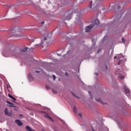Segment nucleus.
I'll use <instances>...</instances> for the list:
<instances>
[{
    "label": "nucleus",
    "instance_id": "28",
    "mask_svg": "<svg viewBox=\"0 0 131 131\" xmlns=\"http://www.w3.org/2000/svg\"><path fill=\"white\" fill-rule=\"evenodd\" d=\"M70 19H71V17H70V18H66V19H65V20H70Z\"/></svg>",
    "mask_w": 131,
    "mask_h": 131
},
{
    "label": "nucleus",
    "instance_id": "12",
    "mask_svg": "<svg viewBox=\"0 0 131 131\" xmlns=\"http://www.w3.org/2000/svg\"><path fill=\"white\" fill-rule=\"evenodd\" d=\"M27 50H28V48L27 47H25L24 49H21L20 51L23 52H25L27 51Z\"/></svg>",
    "mask_w": 131,
    "mask_h": 131
},
{
    "label": "nucleus",
    "instance_id": "15",
    "mask_svg": "<svg viewBox=\"0 0 131 131\" xmlns=\"http://www.w3.org/2000/svg\"><path fill=\"white\" fill-rule=\"evenodd\" d=\"M15 8V6H11L9 7V10H11L12 9H14Z\"/></svg>",
    "mask_w": 131,
    "mask_h": 131
},
{
    "label": "nucleus",
    "instance_id": "9",
    "mask_svg": "<svg viewBox=\"0 0 131 131\" xmlns=\"http://www.w3.org/2000/svg\"><path fill=\"white\" fill-rule=\"evenodd\" d=\"M43 116H44L45 117L50 119V120H53V119H52V118H51V117H50V115H49V114H47V113H45V114L43 115Z\"/></svg>",
    "mask_w": 131,
    "mask_h": 131
},
{
    "label": "nucleus",
    "instance_id": "36",
    "mask_svg": "<svg viewBox=\"0 0 131 131\" xmlns=\"http://www.w3.org/2000/svg\"><path fill=\"white\" fill-rule=\"evenodd\" d=\"M42 113H45V112H42Z\"/></svg>",
    "mask_w": 131,
    "mask_h": 131
},
{
    "label": "nucleus",
    "instance_id": "3",
    "mask_svg": "<svg viewBox=\"0 0 131 131\" xmlns=\"http://www.w3.org/2000/svg\"><path fill=\"white\" fill-rule=\"evenodd\" d=\"M20 29L19 27H15L11 30V32L13 34V36L15 37L19 36V32Z\"/></svg>",
    "mask_w": 131,
    "mask_h": 131
},
{
    "label": "nucleus",
    "instance_id": "32",
    "mask_svg": "<svg viewBox=\"0 0 131 131\" xmlns=\"http://www.w3.org/2000/svg\"><path fill=\"white\" fill-rule=\"evenodd\" d=\"M120 61H119V62L118 63V65H120Z\"/></svg>",
    "mask_w": 131,
    "mask_h": 131
},
{
    "label": "nucleus",
    "instance_id": "31",
    "mask_svg": "<svg viewBox=\"0 0 131 131\" xmlns=\"http://www.w3.org/2000/svg\"><path fill=\"white\" fill-rule=\"evenodd\" d=\"M106 70H107L108 68H107V66H106Z\"/></svg>",
    "mask_w": 131,
    "mask_h": 131
},
{
    "label": "nucleus",
    "instance_id": "26",
    "mask_svg": "<svg viewBox=\"0 0 131 131\" xmlns=\"http://www.w3.org/2000/svg\"><path fill=\"white\" fill-rule=\"evenodd\" d=\"M36 47H40V44H36Z\"/></svg>",
    "mask_w": 131,
    "mask_h": 131
},
{
    "label": "nucleus",
    "instance_id": "18",
    "mask_svg": "<svg viewBox=\"0 0 131 131\" xmlns=\"http://www.w3.org/2000/svg\"><path fill=\"white\" fill-rule=\"evenodd\" d=\"M52 77H53L54 80H56V76L53 75Z\"/></svg>",
    "mask_w": 131,
    "mask_h": 131
},
{
    "label": "nucleus",
    "instance_id": "17",
    "mask_svg": "<svg viewBox=\"0 0 131 131\" xmlns=\"http://www.w3.org/2000/svg\"><path fill=\"white\" fill-rule=\"evenodd\" d=\"M96 101H97V102H100V103H102V100H101V99H96Z\"/></svg>",
    "mask_w": 131,
    "mask_h": 131
},
{
    "label": "nucleus",
    "instance_id": "13",
    "mask_svg": "<svg viewBox=\"0 0 131 131\" xmlns=\"http://www.w3.org/2000/svg\"><path fill=\"white\" fill-rule=\"evenodd\" d=\"M5 113L6 115H8L9 114V110L7 108H6L5 110Z\"/></svg>",
    "mask_w": 131,
    "mask_h": 131
},
{
    "label": "nucleus",
    "instance_id": "30",
    "mask_svg": "<svg viewBox=\"0 0 131 131\" xmlns=\"http://www.w3.org/2000/svg\"><path fill=\"white\" fill-rule=\"evenodd\" d=\"M57 55H58V56H61V54H58Z\"/></svg>",
    "mask_w": 131,
    "mask_h": 131
},
{
    "label": "nucleus",
    "instance_id": "11",
    "mask_svg": "<svg viewBox=\"0 0 131 131\" xmlns=\"http://www.w3.org/2000/svg\"><path fill=\"white\" fill-rule=\"evenodd\" d=\"M26 129L27 131H32L33 130V129L29 126H26Z\"/></svg>",
    "mask_w": 131,
    "mask_h": 131
},
{
    "label": "nucleus",
    "instance_id": "4",
    "mask_svg": "<svg viewBox=\"0 0 131 131\" xmlns=\"http://www.w3.org/2000/svg\"><path fill=\"white\" fill-rule=\"evenodd\" d=\"M7 53L9 54V56L12 57V56H16V51H11L9 50L7 52Z\"/></svg>",
    "mask_w": 131,
    "mask_h": 131
},
{
    "label": "nucleus",
    "instance_id": "14",
    "mask_svg": "<svg viewBox=\"0 0 131 131\" xmlns=\"http://www.w3.org/2000/svg\"><path fill=\"white\" fill-rule=\"evenodd\" d=\"M124 90H125V92L126 93H130L129 90L127 88H125Z\"/></svg>",
    "mask_w": 131,
    "mask_h": 131
},
{
    "label": "nucleus",
    "instance_id": "29",
    "mask_svg": "<svg viewBox=\"0 0 131 131\" xmlns=\"http://www.w3.org/2000/svg\"><path fill=\"white\" fill-rule=\"evenodd\" d=\"M36 73H40V72H39V71H35Z\"/></svg>",
    "mask_w": 131,
    "mask_h": 131
},
{
    "label": "nucleus",
    "instance_id": "6",
    "mask_svg": "<svg viewBox=\"0 0 131 131\" xmlns=\"http://www.w3.org/2000/svg\"><path fill=\"white\" fill-rule=\"evenodd\" d=\"M15 122L16 124H17L19 125V126H21V125H23V123L19 120H16Z\"/></svg>",
    "mask_w": 131,
    "mask_h": 131
},
{
    "label": "nucleus",
    "instance_id": "40",
    "mask_svg": "<svg viewBox=\"0 0 131 131\" xmlns=\"http://www.w3.org/2000/svg\"><path fill=\"white\" fill-rule=\"evenodd\" d=\"M99 53V52H98V53Z\"/></svg>",
    "mask_w": 131,
    "mask_h": 131
},
{
    "label": "nucleus",
    "instance_id": "1",
    "mask_svg": "<svg viewBox=\"0 0 131 131\" xmlns=\"http://www.w3.org/2000/svg\"><path fill=\"white\" fill-rule=\"evenodd\" d=\"M103 0H91V3L87 8L88 11H93L94 10L97 3L102 2Z\"/></svg>",
    "mask_w": 131,
    "mask_h": 131
},
{
    "label": "nucleus",
    "instance_id": "35",
    "mask_svg": "<svg viewBox=\"0 0 131 131\" xmlns=\"http://www.w3.org/2000/svg\"><path fill=\"white\" fill-rule=\"evenodd\" d=\"M89 94L91 95L90 92L89 91Z\"/></svg>",
    "mask_w": 131,
    "mask_h": 131
},
{
    "label": "nucleus",
    "instance_id": "19",
    "mask_svg": "<svg viewBox=\"0 0 131 131\" xmlns=\"http://www.w3.org/2000/svg\"><path fill=\"white\" fill-rule=\"evenodd\" d=\"M122 40L123 43H125V41H126V40H125V39H124V38H122Z\"/></svg>",
    "mask_w": 131,
    "mask_h": 131
},
{
    "label": "nucleus",
    "instance_id": "33",
    "mask_svg": "<svg viewBox=\"0 0 131 131\" xmlns=\"http://www.w3.org/2000/svg\"><path fill=\"white\" fill-rule=\"evenodd\" d=\"M117 58V57H116V56H115V57H114V58Z\"/></svg>",
    "mask_w": 131,
    "mask_h": 131
},
{
    "label": "nucleus",
    "instance_id": "7",
    "mask_svg": "<svg viewBox=\"0 0 131 131\" xmlns=\"http://www.w3.org/2000/svg\"><path fill=\"white\" fill-rule=\"evenodd\" d=\"M93 25H98L100 24V21L98 19H96L94 21H93Z\"/></svg>",
    "mask_w": 131,
    "mask_h": 131
},
{
    "label": "nucleus",
    "instance_id": "16",
    "mask_svg": "<svg viewBox=\"0 0 131 131\" xmlns=\"http://www.w3.org/2000/svg\"><path fill=\"white\" fill-rule=\"evenodd\" d=\"M119 77L120 78H121V79H124V76H123V75H120L119 76Z\"/></svg>",
    "mask_w": 131,
    "mask_h": 131
},
{
    "label": "nucleus",
    "instance_id": "10",
    "mask_svg": "<svg viewBox=\"0 0 131 131\" xmlns=\"http://www.w3.org/2000/svg\"><path fill=\"white\" fill-rule=\"evenodd\" d=\"M8 95L10 98H11L14 101H16V99L13 96H12L11 94H8Z\"/></svg>",
    "mask_w": 131,
    "mask_h": 131
},
{
    "label": "nucleus",
    "instance_id": "25",
    "mask_svg": "<svg viewBox=\"0 0 131 131\" xmlns=\"http://www.w3.org/2000/svg\"><path fill=\"white\" fill-rule=\"evenodd\" d=\"M78 115L79 117H81V116H82V114H81V113H79V114H78Z\"/></svg>",
    "mask_w": 131,
    "mask_h": 131
},
{
    "label": "nucleus",
    "instance_id": "23",
    "mask_svg": "<svg viewBox=\"0 0 131 131\" xmlns=\"http://www.w3.org/2000/svg\"><path fill=\"white\" fill-rule=\"evenodd\" d=\"M52 91H53V93L54 94H57V91H55V90H52Z\"/></svg>",
    "mask_w": 131,
    "mask_h": 131
},
{
    "label": "nucleus",
    "instance_id": "27",
    "mask_svg": "<svg viewBox=\"0 0 131 131\" xmlns=\"http://www.w3.org/2000/svg\"><path fill=\"white\" fill-rule=\"evenodd\" d=\"M45 21H42V22H41V24L42 25H44V24H45Z\"/></svg>",
    "mask_w": 131,
    "mask_h": 131
},
{
    "label": "nucleus",
    "instance_id": "24",
    "mask_svg": "<svg viewBox=\"0 0 131 131\" xmlns=\"http://www.w3.org/2000/svg\"><path fill=\"white\" fill-rule=\"evenodd\" d=\"M25 30H31L32 29H30V28H26L24 29Z\"/></svg>",
    "mask_w": 131,
    "mask_h": 131
},
{
    "label": "nucleus",
    "instance_id": "22",
    "mask_svg": "<svg viewBox=\"0 0 131 131\" xmlns=\"http://www.w3.org/2000/svg\"><path fill=\"white\" fill-rule=\"evenodd\" d=\"M46 88L47 89V90H49V89H50V88L49 87V86L46 85Z\"/></svg>",
    "mask_w": 131,
    "mask_h": 131
},
{
    "label": "nucleus",
    "instance_id": "2",
    "mask_svg": "<svg viewBox=\"0 0 131 131\" xmlns=\"http://www.w3.org/2000/svg\"><path fill=\"white\" fill-rule=\"evenodd\" d=\"M51 37H52V33H47L45 36H43V37H40V38L41 39L40 44L42 45L45 41L48 43V41H50L51 39Z\"/></svg>",
    "mask_w": 131,
    "mask_h": 131
},
{
    "label": "nucleus",
    "instance_id": "21",
    "mask_svg": "<svg viewBox=\"0 0 131 131\" xmlns=\"http://www.w3.org/2000/svg\"><path fill=\"white\" fill-rule=\"evenodd\" d=\"M74 111L76 113H77V110L76 109V107H75L74 108Z\"/></svg>",
    "mask_w": 131,
    "mask_h": 131
},
{
    "label": "nucleus",
    "instance_id": "39",
    "mask_svg": "<svg viewBox=\"0 0 131 131\" xmlns=\"http://www.w3.org/2000/svg\"><path fill=\"white\" fill-rule=\"evenodd\" d=\"M93 131H95V130H94L93 129Z\"/></svg>",
    "mask_w": 131,
    "mask_h": 131
},
{
    "label": "nucleus",
    "instance_id": "8",
    "mask_svg": "<svg viewBox=\"0 0 131 131\" xmlns=\"http://www.w3.org/2000/svg\"><path fill=\"white\" fill-rule=\"evenodd\" d=\"M7 103L9 104V106L10 107H16L15 106H14V104L10 102V101H9L8 100L6 101Z\"/></svg>",
    "mask_w": 131,
    "mask_h": 131
},
{
    "label": "nucleus",
    "instance_id": "38",
    "mask_svg": "<svg viewBox=\"0 0 131 131\" xmlns=\"http://www.w3.org/2000/svg\"><path fill=\"white\" fill-rule=\"evenodd\" d=\"M91 99H93L92 97H91Z\"/></svg>",
    "mask_w": 131,
    "mask_h": 131
},
{
    "label": "nucleus",
    "instance_id": "37",
    "mask_svg": "<svg viewBox=\"0 0 131 131\" xmlns=\"http://www.w3.org/2000/svg\"><path fill=\"white\" fill-rule=\"evenodd\" d=\"M120 7H119V8H118V9H120Z\"/></svg>",
    "mask_w": 131,
    "mask_h": 131
},
{
    "label": "nucleus",
    "instance_id": "34",
    "mask_svg": "<svg viewBox=\"0 0 131 131\" xmlns=\"http://www.w3.org/2000/svg\"><path fill=\"white\" fill-rule=\"evenodd\" d=\"M66 75H67V73H66V74H65Z\"/></svg>",
    "mask_w": 131,
    "mask_h": 131
},
{
    "label": "nucleus",
    "instance_id": "5",
    "mask_svg": "<svg viewBox=\"0 0 131 131\" xmlns=\"http://www.w3.org/2000/svg\"><path fill=\"white\" fill-rule=\"evenodd\" d=\"M94 27V25L93 24H91L89 26H88L85 28V32H89L91 29Z\"/></svg>",
    "mask_w": 131,
    "mask_h": 131
},
{
    "label": "nucleus",
    "instance_id": "20",
    "mask_svg": "<svg viewBox=\"0 0 131 131\" xmlns=\"http://www.w3.org/2000/svg\"><path fill=\"white\" fill-rule=\"evenodd\" d=\"M31 74L29 73V74L28 75V77L29 78H31Z\"/></svg>",
    "mask_w": 131,
    "mask_h": 131
}]
</instances>
